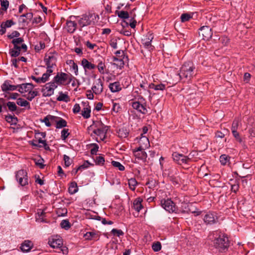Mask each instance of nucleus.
<instances>
[{"label": "nucleus", "instance_id": "f8f14e48", "mask_svg": "<svg viewBox=\"0 0 255 255\" xmlns=\"http://www.w3.org/2000/svg\"><path fill=\"white\" fill-rule=\"evenodd\" d=\"M199 36H202L203 39L208 40L212 36V29L208 26H203L199 29Z\"/></svg>", "mask_w": 255, "mask_h": 255}, {"label": "nucleus", "instance_id": "cd10ccee", "mask_svg": "<svg viewBox=\"0 0 255 255\" xmlns=\"http://www.w3.org/2000/svg\"><path fill=\"white\" fill-rule=\"evenodd\" d=\"M53 70H49L47 69L46 73H44L43 74L41 78V81L42 82V83H45L47 81H48L49 79V77L50 76L51 73L53 72Z\"/></svg>", "mask_w": 255, "mask_h": 255}, {"label": "nucleus", "instance_id": "603ef678", "mask_svg": "<svg viewBox=\"0 0 255 255\" xmlns=\"http://www.w3.org/2000/svg\"><path fill=\"white\" fill-rule=\"evenodd\" d=\"M84 44L90 50H93L95 48L97 47V44L95 43H92L89 41H84Z\"/></svg>", "mask_w": 255, "mask_h": 255}, {"label": "nucleus", "instance_id": "09e8293b", "mask_svg": "<svg viewBox=\"0 0 255 255\" xmlns=\"http://www.w3.org/2000/svg\"><path fill=\"white\" fill-rule=\"evenodd\" d=\"M232 133L233 134V136L236 139V140L239 142L240 143H241L242 142V139L240 136V135L239 133L238 132V130H231Z\"/></svg>", "mask_w": 255, "mask_h": 255}, {"label": "nucleus", "instance_id": "b1692460", "mask_svg": "<svg viewBox=\"0 0 255 255\" xmlns=\"http://www.w3.org/2000/svg\"><path fill=\"white\" fill-rule=\"evenodd\" d=\"M109 88L111 91L113 93L117 92L122 90L120 83L119 82H115L112 83H110L109 86Z\"/></svg>", "mask_w": 255, "mask_h": 255}, {"label": "nucleus", "instance_id": "8fccbe9b", "mask_svg": "<svg viewBox=\"0 0 255 255\" xmlns=\"http://www.w3.org/2000/svg\"><path fill=\"white\" fill-rule=\"evenodd\" d=\"M96 236V234L95 233L93 232H87L85 234L84 237L86 240H91L94 239Z\"/></svg>", "mask_w": 255, "mask_h": 255}, {"label": "nucleus", "instance_id": "6e6d98bb", "mask_svg": "<svg viewBox=\"0 0 255 255\" xmlns=\"http://www.w3.org/2000/svg\"><path fill=\"white\" fill-rule=\"evenodd\" d=\"M69 134V129L67 128H64L61 131V138L63 140H65Z\"/></svg>", "mask_w": 255, "mask_h": 255}, {"label": "nucleus", "instance_id": "a878e982", "mask_svg": "<svg viewBox=\"0 0 255 255\" xmlns=\"http://www.w3.org/2000/svg\"><path fill=\"white\" fill-rule=\"evenodd\" d=\"M56 128H61L67 126V122L61 118L56 117Z\"/></svg>", "mask_w": 255, "mask_h": 255}, {"label": "nucleus", "instance_id": "20e7f679", "mask_svg": "<svg viewBox=\"0 0 255 255\" xmlns=\"http://www.w3.org/2000/svg\"><path fill=\"white\" fill-rule=\"evenodd\" d=\"M99 16L94 13H89L83 14L77 20L79 25L81 27L87 26L90 25H94L97 21L99 20Z\"/></svg>", "mask_w": 255, "mask_h": 255}, {"label": "nucleus", "instance_id": "7c9ffc66", "mask_svg": "<svg viewBox=\"0 0 255 255\" xmlns=\"http://www.w3.org/2000/svg\"><path fill=\"white\" fill-rule=\"evenodd\" d=\"M5 119L6 121L11 125H16L17 123L18 120L17 118L14 116L10 115H8L5 117Z\"/></svg>", "mask_w": 255, "mask_h": 255}, {"label": "nucleus", "instance_id": "58836bf2", "mask_svg": "<svg viewBox=\"0 0 255 255\" xmlns=\"http://www.w3.org/2000/svg\"><path fill=\"white\" fill-rule=\"evenodd\" d=\"M6 106L8 107V109L9 111L14 112H16L17 109V107L16 106L15 103L13 102H8L6 104Z\"/></svg>", "mask_w": 255, "mask_h": 255}, {"label": "nucleus", "instance_id": "e433bc0d", "mask_svg": "<svg viewBox=\"0 0 255 255\" xmlns=\"http://www.w3.org/2000/svg\"><path fill=\"white\" fill-rule=\"evenodd\" d=\"M17 104L21 107H28V109H30V104L27 101L22 98H18L17 101Z\"/></svg>", "mask_w": 255, "mask_h": 255}, {"label": "nucleus", "instance_id": "37998d69", "mask_svg": "<svg viewBox=\"0 0 255 255\" xmlns=\"http://www.w3.org/2000/svg\"><path fill=\"white\" fill-rule=\"evenodd\" d=\"M112 165L116 168H118L120 171H124L125 170V167L119 162L116 161H112Z\"/></svg>", "mask_w": 255, "mask_h": 255}, {"label": "nucleus", "instance_id": "423d86ee", "mask_svg": "<svg viewBox=\"0 0 255 255\" xmlns=\"http://www.w3.org/2000/svg\"><path fill=\"white\" fill-rule=\"evenodd\" d=\"M191 156V153H190L188 156L177 152H173L172 154L173 160L179 165L189 164L192 161Z\"/></svg>", "mask_w": 255, "mask_h": 255}, {"label": "nucleus", "instance_id": "5fc2aeb1", "mask_svg": "<svg viewBox=\"0 0 255 255\" xmlns=\"http://www.w3.org/2000/svg\"><path fill=\"white\" fill-rule=\"evenodd\" d=\"M63 159L64 160L65 165L66 167L69 166L72 162V160L66 155H64Z\"/></svg>", "mask_w": 255, "mask_h": 255}, {"label": "nucleus", "instance_id": "4be33fe9", "mask_svg": "<svg viewBox=\"0 0 255 255\" xmlns=\"http://www.w3.org/2000/svg\"><path fill=\"white\" fill-rule=\"evenodd\" d=\"M142 202V199L139 197L135 199L133 202V208L137 212H139L141 209L143 208V206L141 204Z\"/></svg>", "mask_w": 255, "mask_h": 255}, {"label": "nucleus", "instance_id": "a19ab883", "mask_svg": "<svg viewBox=\"0 0 255 255\" xmlns=\"http://www.w3.org/2000/svg\"><path fill=\"white\" fill-rule=\"evenodd\" d=\"M128 184L130 189L134 191L135 188V186H136L137 182L135 179L134 178H130L128 180Z\"/></svg>", "mask_w": 255, "mask_h": 255}, {"label": "nucleus", "instance_id": "bf43d9fd", "mask_svg": "<svg viewBox=\"0 0 255 255\" xmlns=\"http://www.w3.org/2000/svg\"><path fill=\"white\" fill-rule=\"evenodd\" d=\"M91 146L93 147L91 149V153L92 154H96L99 149L98 145L96 143H93L91 144Z\"/></svg>", "mask_w": 255, "mask_h": 255}, {"label": "nucleus", "instance_id": "393cba45", "mask_svg": "<svg viewBox=\"0 0 255 255\" xmlns=\"http://www.w3.org/2000/svg\"><path fill=\"white\" fill-rule=\"evenodd\" d=\"M18 88L17 85H12L9 84L8 83L4 82L1 85V89L3 92H7L8 91H14L16 90Z\"/></svg>", "mask_w": 255, "mask_h": 255}, {"label": "nucleus", "instance_id": "c756f323", "mask_svg": "<svg viewBox=\"0 0 255 255\" xmlns=\"http://www.w3.org/2000/svg\"><path fill=\"white\" fill-rule=\"evenodd\" d=\"M134 155L136 158L143 161H145L147 157V154L144 150L139 152H134Z\"/></svg>", "mask_w": 255, "mask_h": 255}, {"label": "nucleus", "instance_id": "ddd939ff", "mask_svg": "<svg viewBox=\"0 0 255 255\" xmlns=\"http://www.w3.org/2000/svg\"><path fill=\"white\" fill-rule=\"evenodd\" d=\"M46 136V133L43 132H36L35 134V142L42 144V147H43L46 150L50 149L49 146L46 143L45 140H43Z\"/></svg>", "mask_w": 255, "mask_h": 255}, {"label": "nucleus", "instance_id": "69168bd1", "mask_svg": "<svg viewBox=\"0 0 255 255\" xmlns=\"http://www.w3.org/2000/svg\"><path fill=\"white\" fill-rule=\"evenodd\" d=\"M20 35V33L17 31H13L10 34L7 35V37L9 39H13L14 37L18 38Z\"/></svg>", "mask_w": 255, "mask_h": 255}, {"label": "nucleus", "instance_id": "473e14b6", "mask_svg": "<svg viewBox=\"0 0 255 255\" xmlns=\"http://www.w3.org/2000/svg\"><path fill=\"white\" fill-rule=\"evenodd\" d=\"M57 100L58 101L68 102L70 101V98L67 94L61 92L59 93V96L57 98Z\"/></svg>", "mask_w": 255, "mask_h": 255}, {"label": "nucleus", "instance_id": "7ed1b4c3", "mask_svg": "<svg viewBox=\"0 0 255 255\" xmlns=\"http://www.w3.org/2000/svg\"><path fill=\"white\" fill-rule=\"evenodd\" d=\"M214 246L220 252H226L229 247L228 237L225 234L220 233L214 240Z\"/></svg>", "mask_w": 255, "mask_h": 255}, {"label": "nucleus", "instance_id": "f3484780", "mask_svg": "<svg viewBox=\"0 0 255 255\" xmlns=\"http://www.w3.org/2000/svg\"><path fill=\"white\" fill-rule=\"evenodd\" d=\"M132 107L136 110L138 112L142 114H146L147 113V110L145 107L143 105L141 104L138 101L131 102V103Z\"/></svg>", "mask_w": 255, "mask_h": 255}, {"label": "nucleus", "instance_id": "72a5a7b5", "mask_svg": "<svg viewBox=\"0 0 255 255\" xmlns=\"http://www.w3.org/2000/svg\"><path fill=\"white\" fill-rule=\"evenodd\" d=\"M55 118L56 117L55 116L48 115L44 118V119L42 120V122H44L47 127H50L51 126L50 121H53L55 119Z\"/></svg>", "mask_w": 255, "mask_h": 255}, {"label": "nucleus", "instance_id": "a211bd4d", "mask_svg": "<svg viewBox=\"0 0 255 255\" xmlns=\"http://www.w3.org/2000/svg\"><path fill=\"white\" fill-rule=\"evenodd\" d=\"M18 91L23 94L31 91L33 89L34 86L32 83H28L18 85Z\"/></svg>", "mask_w": 255, "mask_h": 255}, {"label": "nucleus", "instance_id": "79ce46f5", "mask_svg": "<svg viewBox=\"0 0 255 255\" xmlns=\"http://www.w3.org/2000/svg\"><path fill=\"white\" fill-rule=\"evenodd\" d=\"M192 18V15L190 14L187 13L182 14L180 17L181 21L182 22L188 21Z\"/></svg>", "mask_w": 255, "mask_h": 255}, {"label": "nucleus", "instance_id": "dca6fc26", "mask_svg": "<svg viewBox=\"0 0 255 255\" xmlns=\"http://www.w3.org/2000/svg\"><path fill=\"white\" fill-rule=\"evenodd\" d=\"M48 244L53 248H59L63 245L62 240L57 236L49 239Z\"/></svg>", "mask_w": 255, "mask_h": 255}, {"label": "nucleus", "instance_id": "0e129e2a", "mask_svg": "<svg viewBox=\"0 0 255 255\" xmlns=\"http://www.w3.org/2000/svg\"><path fill=\"white\" fill-rule=\"evenodd\" d=\"M166 84L160 83L159 84L155 85V91H163L165 89Z\"/></svg>", "mask_w": 255, "mask_h": 255}, {"label": "nucleus", "instance_id": "2f4dec72", "mask_svg": "<svg viewBox=\"0 0 255 255\" xmlns=\"http://www.w3.org/2000/svg\"><path fill=\"white\" fill-rule=\"evenodd\" d=\"M97 67L100 73H101V74H104L106 73L105 71L106 69V66L105 65V63L103 62L102 60H98V63Z\"/></svg>", "mask_w": 255, "mask_h": 255}, {"label": "nucleus", "instance_id": "ea45409f", "mask_svg": "<svg viewBox=\"0 0 255 255\" xmlns=\"http://www.w3.org/2000/svg\"><path fill=\"white\" fill-rule=\"evenodd\" d=\"M230 157L226 154H222L220 157L221 164L225 165L229 161Z\"/></svg>", "mask_w": 255, "mask_h": 255}, {"label": "nucleus", "instance_id": "1a4fd4ad", "mask_svg": "<svg viewBox=\"0 0 255 255\" xmlns=\"http://www.w3.org/2000/svg\"><path fill=\"white\" fill-rule=\"evenodd\" d=\"M160 204L163 208L169 213H173L176 211V207L175 204L171 199L161 200Z\"/></svg>", "mask_w": 255, "mask_h": 255}, {"label": "nucleus", "instance_id": "9d476101", "mask_svg": "<svg viewBox=\"0 0 255 255\" xmlns=\"http://www.w3.org/2000/svg\"><path fill=\"white\" fill-rule=\"evenodd\" d=\"M153 39V34L149 32L141 40V42L144 46V47L148 49L149 51H151L154 48V46L151 45V41H152Z\"/></svg>", "mask_w": 255, "mask_h": 255}, {"label": "nucleus", "instance_id": "4d7b16f0", "mask_svg": "<svg viewBox=\"0 0 255 255\" xmlns=\"http://www.w3.org/2000/svg\"><path fill=\"white\" fill-rule=\"evenodd\" d=\"M121 110V107L119 104L113 102L112 111L116 113H118Z\"/></svg>", "mask_w": 255, "mask_h": 255}, {"label": "nucleus", "instance_id": "49530a36", "mask_svg": "<svg viewBox=\"0 0 255 255\" xmlns=\"http://www.w3.org/2000/svg\"><path fill=\"white\" fill-rule=\"evenodd\" d=\"M60 226L62 228L65 229V230H68L70 227V224L68 220H64L61 222Z\"/></svg>", "mask_w": 255, "mask_h": 255}, {"label": "nucleus", "instance_id": "c85d7f7f", "mask_svg": "<svg viewBox=\"0 0 255 255\" xmlns=\"http://www.w3.org/2000/svg\"><path fill=\"white\" fill-rule=\"evenodd\" d=\"M113 61L115 62L114 65H116L117 67L122 69L125 65V63L122 58H118L116 57H113Z\"/></svg>", "mask_w": 255, "mask_h": 255}, {"label": "nucleus", "instance_id": "774afa93", "mask_svg": "<svg viewBox=\"0 0 255 255\" xmlns=\"http://www.w3.org/2000/svg\"><path fill=\"white\" fill-rule=\"evenodd\" d=\"M71 69L74 71L76 76L78 75V66L76 63L71 66Z\"/></svg>", "mask_w": 255, "mask_h": 255}, {"label": "nucleus", "instance_id": "4468645a", "mask_svg": "<svg viewBox=\"0 0 255 255\" xmlns=\"http://www.w3.org/2000/svg\"><path fill=\"white\" fill-rule=\"evenodd\" d=\"M104 82L101 78L96 80L92 87V89L96 95H99L103 91Z\"/></svg>", "mask_w": 255, "mask_h": 255}, {"label": "nucleus", "instance_id": "aec40b11", "mask_svg": "<svg viewBox=\"0 0 255 255\" xmlns=\"http://www.w3.org/2000/svg\"><path fill=\"white\" fill-rule=\"evenodd\" d=\"M77 24L75 21L67 20L66 22V30L70 33H73L76 29Z\"/></svg>", "mask_w": 255, "mask_h": 255}, {"label": "nucleus", "instance_id": "bb28decb", "mask_svg": "<svg viewBox=\"0 0 255 255\" xmlns=\"http://www.w3.org/2000/svg\"><path fill=\"white\" fill-rule=\"evenodd\" d=\"M138 142L139 145H142L145 148H148L150 146L148 138L146 136H141Z\"/></svg>", "mask_w": 255, "mask_h": 255}, {"label": "nucleus", "instance_id": "9b49d317", "mask_svg": "<svg viewBox=\"0 0 255 255\" xmlns=\"http://www.w3.org/2000/svg\"><path fill=\"white\" fill-rule=\"evenodd\" d=\"M57 58L52 53L46 55L44 59V61L47 66V69L53 70L52 68L56 66Z\"/></svg>", "mask_w": 255, "mask_h": 255}, {"label": "nucleus", "instance_id": "f704fd0d", "mask_svg": "<svg viewBox=\"0 0 255 255\" xmlns=\"http://www.w3.org/2000/svg\"><path fill=\"white\" fill-rule=\"evenodd\" d=\"M78 186L76 182H72L71 183L69 187V192L71 194L76 193L78 191Z\"/></svg>", "mask_w": 255, "mask_h": 255}, {"label": "nucleus", "instance_id": "4c0bfd02", "mask_svg": "<svg viewBox=\"0 0 255 255\" xmlns=\"http://www.w3.org/2000/svg\"><path fill=\"white\" fill-rule=\"evenodd\" d=\"M116 13L118 16L123 19H127L129 17V14L128 12L124 10L116 11Z\"/></svg>", "mask_w": 255, "mask_h": 255}, {"label": "nucleus", "instance_id": "6ab92c4d", "mask_svg": "<svg viewBox=\"0 0 255 255\" xmlns=\"http://www.w3.org/2000/svg\"><path fill=\"white\" fill-rule=\"evenodd\" d=\"M81 65L83 66L85 71L87 70H91L96 68V66L89 62L87 59L83 58L81 60Z\"/></svg>", "mask_w": 255, "mask_h": 255}, {"label": "nucleus", "instance_id": "c9c22d12", "mask_svg": "<svg viewBox=\"0 0 255 255\" xmlns=\"http://www.w3.org/2000/svg\"><path fill=\"white\" fill-rule=\"evenodd\" d=\"M38 95V92L37 91H29L28 92V94L27 95H25V97L28 101H32L36 96Z\"/></svg>", "mask_w": 255, "mask_h": 255}, {"label": "nucleus", "instance_id": "338daca9", "mask_svg": "<svg viewBox=\"0 0 255 255\" xmlns=\"http://www.w3.org/2000/svg\"><path fill=\"white\" fill-rule=\"evenodd\" d=\"M9 54L11 57H16L20 54L19 51H17L13 48L10 50Z\"/></svg>", "mask_w": 255, "mask_h": 255}, {"label": "nucleus", "instance_id": "3c124183", "mask_svg": "<svg viewBox=\"0 0 255 255\" xmlns=\"http://www.w3.org/2000/svg\"><path fill=\"white\" fill-rule=\"evenodd\" d=\"M2 9L6 11L9 6V1L7 0H0Z\"/></svg>", "mask_w": 255, "mask_h": 255}, {"label": "nucleus", "instance_id": "e2e57ef3", "mask_svg": "<svg viewBox=\"0 0 255 255\" xmlns=\"http://www.w3.org/2000/svg\"><path fill=\"white\" fill-rule=\"evenodd\" d=\"M37 214L39 216L40 221H43V217L45 216V212L43 210L39 209L37 210Z\"/></svg>", "mask_w": 255, "mask_h": 255}, {"label": "nucleus", "instance_id": "0eeeda50", "mask_svg": "<svg viewBox=\"0 0 255 255\" xmlns=\"http://www.w3.org/2000/svg\"><path fill=\"white\" fill-rule=\"evenodd\" d=\"M15 178L18 184L21 186H25L28 184L29 178L27 173L23 169L17 171Z\"/></svg>", "mask_w": 255, "mask_h": 255}, {"label": "nucleus", "instance_id": "39448f33", "mask_svg": "<svg viewBox=\"0 0 255 255\" xmlns=\"http://www.w3.org/2000/svg\"><path fill=\"white\" fill-rule=\"evenodd\" d=\"M75 78L71 74L64 72H58L54 77L53 81L58 85H69Z\"/></svg>", "mask_w": 255, "mask_h": 255}, {"label": "nucleus", "instance_id": "13d9d810", "mask_svg": "<svg viewBox=\"0 0 255 255\" xmlns=\"http://www.w3.org/2000/svg\"><path fill=\"white\" fill-rule=\"evenodd\" d=\"M110 45L114 49L118 48V43L117 38H112L110 41Z\"/></svg>", "mask_w": 255, "mask_h": 255}, {"label": "nucleus", "instance_id": "6e6552de", "mask_svg": "<svg viewBox=\"0 0 255 255\" xmlns=\"http://www.w3.org/2000/svg\"><path fill=\"white\" fill-rule=\"evenodd\" d=\"M57 85L55 84L53 80L50 82L46 83L42 89V95L43 97H49L54 93V90L57 88Z\"/></svg>", "mask_w": 255, "mask_h": 255}, {"label": "nucleus", "instance_id": "a18cd8bd", "mask_svg": "<svg viewBox=\"0 0 255 255\" xmlns=\"http://www.w3.org/2000/svg\"><path fill=\"white\" fill-rule=\"evenodd\" d=\"M119 136L122 138H125L128 135V132L127 129L124 128L120 129L118 131Z\"/></svg>", "mask_w": 255, "mask_h": 255}, {"label": "nucleus", "instance_id": "2eb2a0df", "mask_svg": "<svg viewBox=\"0 0 255 255\" xmlns=\"http://www.w3.org/2000/svg\"><path fill=\"white\" fill-rule=\"evenodd\" d=\"M203 220L207 225H212L218 221V218L216 214L208 212L204 217Z\"/></svg>", "mask_w": 255, "mask_h": 255}, {"label": "nucleus", "instance_id": "052dcab7", "mask_svg": "<svg viewBox=\"0 0 255 255\" xmlns=\"http://www.w3.org/2000/svg\"><path fill=\"white\" fill-rule=\"evenodd\" d=\"M95 162L98 165H103L105 162V159L101 156H97Z\"/></svg>", "mask_w": 255, "mask_h": 255}, {"label": "nucleus", "instance_id": "f03ea898", "mask_svg": "<svg viewBox=\"0 0 255 255\" xmlns=\"http://www.w3.org/2000/svg\"><path fill=\"white\" fill-rule=\"evenodd\" d=\"M195 67L192 62H185L180 68V72L177 75L179 80H182L184 82L191 80L196 74L194 70Z\"/></svg>", "mask_w": 255, "mask_h": 255}, {"label": "nucleus", "instance_id": "de8ad7c7", "mask_svg": "<svg viewBox=\"0 0 255 255\" xmlns=\"http://www.w3.org/2000/svg\"><path fill=\"white\" fill-rule=\"evenodd\" d=\"M111 233L114 235L116 236L117 237H120L121 236H123L124 235V232L121 230H118L116 229H113L111 231Z\"/></svg>", "mask_w": 255, "mask_h": 255}, {"label": "nucleus", "instance_id": "864d4df0", "mask_svg": "<svg viewBox=\"0 0 255 255\" xmlns=\"http://www.w3.org/2000/svg\"><path fill=\"white\" fill-rule=\"evenodd\" d=\"M239 124V119H235L232 123V127H231V130H238Z\"/></svg>", "mask_w": 255, "mask_h": 255}, {"label": "nucleus", "instance_id": "680f3d73", "mask_svg": "<svg viewBox=\"0 0 255 255\" xmlns=\"http://www.w3.org/2000/svg\"><path fill=\"white\" fill-rule=\"evenodd\" d=\"M23 39L21 37H18L17 38L13 39L11 43L13 45H17L19 44L22 43L23 42Z\"/></svg>", "mask_w": 255, "mask_h": 255}, {"label": "nucleus", "instance_id": "f257e3e1", "mask_svg": "<svg viewBox=\"0 0 255 255\" xmlns=\"http://www.w3.org/2000/svg\"><path fill=\"white\" fill-rule=\"evenodd\" d=\"M90 128L93 129L91 135L95 138L97 142H99L105 139L107 132L109 129L108 126H105L101 121H96L94 122Z\"/></svg>", "mask_w": 255, "mask_h": 255}, {"label": "nucleus", "instance_id": "c03bdc74", "mask_svg": "<svg viewBox=\"0 0 255 255\" xmlns=\"http://www.w3.org/2000/svg\"><path fill=\"white\" fill-rule=\"evenodd\" d=\"M152 249L154 252H158L161 249V243L159 242H154L152 246Z\"/></svg>", "mask_w": 255, "mask_h": 255}, {"label": "nucleus", "instance_id": "412c9836", "mask_svg": "<svg viewBox=\"0 0 255 255\" xmlns=\"http://www.w3.org/2000/svg\"><path fill=\"white\" fill-rule=\"evenodd\" d=\"M84 108L82 111L81 115L85 119H88L90 117L91 109L88 103L82 102Z\"/></svg>", "mask_w": 255, "mask_h": 255}, {"label": "nucleus", "instance_id": "5701e85b", "mask_svg": "<svg viewBox=\"0 0 255 255\" xmlns=\"http://www.w3.org/2000/svg\"><path fill=\"white\" fill-rule=\"evenodd\" d=\"M33 246L32 243L30 241H25L21 245V250L23 252H27L30 250Z\"/></svg>", "mask_w": 255, "mask_h": 255}]
</instances>
